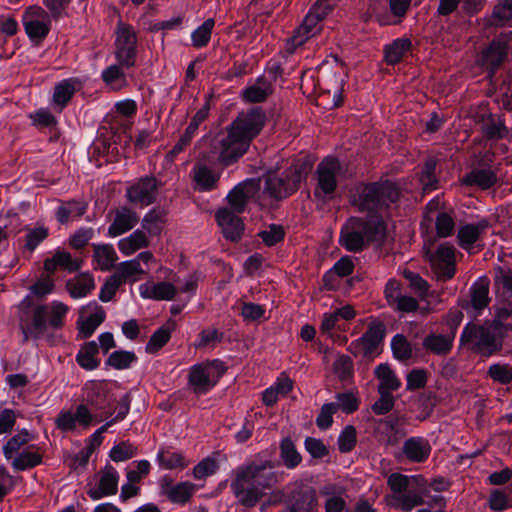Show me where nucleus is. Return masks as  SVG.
I'll list each match as a JSON object with an SVG mask.
<instances>
[{"instance_id": "f257e3e1", "label": "nucleus", "mask_w": 512, "mask_h": 512, "mask_svg": "<svg viewBox=\"0 0 512 512\" xmlns=\"http://www.w3.org/2000/svg\"><path fill=\"white\" fill-rule=\"evenodd\" d=\"M266 115L260 108L241 112L225 131L210 140V148L203 151L193 168V180L200 190L210 191L217 186L219 176L209 166L221 164L227 167L235 163L248 150L251 141L260 133Z\"/></svg>"}, {"instance_id": "f03ea898", "label": "nucleus", "mask_w": 512, "mask_h": 512, "mask_svg": "<svg viewBox=\"0 0 512 512\" xmlns=\"http://www.w3.org/2000/svg\"><path fill=\"white\" fill-rule=\"evenodd\" d=\"M275 465L271 460H253L237 467L233 472L230 489L236 503L244 508L256 507L266 490L278 484Z\"/></svg>"}, {"instance_id": "7ed1b4c3", "label": "nucleus", "mask_w": 512, "mask_h": 512, "mask_svg": "<svg viewBox=\"0 0 512 512\" xmlns=\"http://www.w3.org/2000/svg\"><path fill=\"white\" fill-rule=\"evenodd\" d=\"M68 312V306L60 301L50 304H37L31 310L20 316V329L23 334V343L30 339L39 340L46 338L50 344H54L55 337L51 330L61 329Z\"/></svg>"}, {"instance_id": "20e7f679", "label": "nucleus", "mask_w": 512, "mask_h": 512, "mask_svg": "<svg viewBox=\"0 0 512 512\" xmlns=\"http://www.w3.org/2000/svg\"><path fill=\"white\" fill-rule=\"evenodd\" d=\"M500 329L499 320L484 325L469 323L462 331L460 344L481 356H492L500 352L504 345Z\"/></svg>"}, {"instance_id": "39448f33", "label": "nucleus", "mask_w": 512, "mask_h": 512, "mask_svg": "<svg viewBox=\"0 0 512 512\" xmlns=\"http://www.w3.org/2000/svg\"><path fill=\"white\" fill-rule=\"evenodd\" d=\"M400 192L391 182L365 185L354 204L360 211L376 212L399 199Z\"/></svg>"}, {"instance_id": "423d86ee", "label": "nucleus", "mask_w": 512, "mask_h": 512, "mask_svg": "<svg viewBox=\"0 0 512 512\" xmlns=\"http://www.w3.org/2000/svg\"><path fill=\"white\" fill-rule=\"evenodd\" d=\"M225 367L219 360L206 361L189 369L187 386L195 395L206 394L224 375Z\"/></svg>"}, {"instance_id": "0eeeda50", "label": "nucleus", "mask_w": 512, "mask_h": 512, "mask_svg": "<svg viewBox=\"0 0 512 512\" xmlns=\"http://www.w3.org/2000/svg\"><path fill=\"white\" fill-rule=\"evenodd\" d=\"M385 336V327L381 322H372L366 332L352 341L347 350L356 358L370 362L381 353L380 345Z\"/></svg>"}, {"instance_id": "6e6552de", "label": "nucleus", "mask_w": 512, "mask_h": 512, "mask_svg": "<svg viewBox=\"0 0 512 512\" xmlns=\"http://www.w3.org/2000/svg\"><path fill=\"white\" fill-rule=\"evenodd\" d=\"M115 58L125 68H132L137 57V32L122 21H118L115 30Z\"/></svg>"}, {"instance_id": "1a4fd4ad", "label": "nucleus", "mask_w": 512, "mask_h": 512, "mask_svg": "<svg viewBox=\"0 0 512 512\" xmlns=\"http://www.w3.org/2000/svg\"><path fill=\"white\" fill-rule=\"evenodd\" d=\"M371 237V228L367 221L352 217L341 229L339 242L346 250L359 252L365 241Z\"/></svg>"}, {"instance_id": "9d476101", "label": "nucleus", "mask_w": 512, "mask_h": 512, "mask_svg": "<svg viewBox=\"0 0 512 512\" xmlns=\"http://www.w3.org/2000/svg\"><path fill=\"white\" fill-rule=\"evenodd\" d=\"M301 182L297 167H289L281 176L270 174L266 178L265 190L275 199H283L295 192Z\"/></svg>"}, {"instance_id": "9b49d317", "label": "nucleus", "mask_w": 512, "mask_h": 512, "mask_svg": "<svg viewBox=\"0 0 512 512\" xmlns=\"http://www.w3.org/2000/svg\"><path fill=\"white\" fill-rule=\"evenodd\" d=\"M512 48V32L496 37L483 50L481 65L490 70L491 75L504 63L509 50Z\"/></svg>"}, {"instance_id": "f8f14e48", "label": "nucleus", "mask_w": 512, "mask_h": 512, "mask_svg": "<svg viewBox=\"0 0 512 512\" xmlns=\"http://www.w3.org/2000/svg\"><path fill=\"white\" fill-rule=\"evenodd\" d=\"M341 171V164L338 159L327 157L322 160L316 169L317 188L316 195H332L337 188V179Z\"/></svg>"}, {"instance_id": "ddd939ff", "label": "nucleus", "mask_w": 512, "mask_h": 512, "mask_svg": "<svg viewBox=\"0 0 512 512\" xmlns=\"http://www.w3.org/2000/svg\"><path fill=\"white\" fill-rule=\"evenodd\" d=\"M456 249L452 245L441 244L431 256V267L439 280L447 281L456 273Z\"/></svg>"}, {"instance_id": "4468645a", "label": "nucleus", "mask_w": 512, "mask_h": 512, "mask_svg": "<svg viewBox=\"0 0 512 512\" xmlns=\"http://www.w3.org/2000/svg\"><path fill=\"white\" fill-rule=\"evenodd\" d=\"M94 420L90 409L85 404L76 407L75 412L71 410H62L55 418V426L62 432H73L77 425L83 429L89 428Z\"/></svg>"}, {"instance_id": "2eb2a0df", "label": "nucleus", "mask_w": 512, "mask_h": 512, "mask_svg": "<svg viewBox=\"0 0 512 512\" xmlns=\"http://www.w3.org/2000/svg\"><path fill=\"white\" fill-rule=\"evenodd\" d=\"M158 181L153 176L141 178L126 191L129 202L148 206L156 200Z\"/></svg>"}, {"instance_id": "dca6fc26", "label": "nucleus", "mask_w": 512, "mask_h": 512, "mask_svg": "<svg viewBox=\"0 0 512 512\" xmlns=\"http://www.w3.org/2000/svg\"><path fill=\"white\" fill-rule=\"evenodd\" d=\"M260 189V181L256 179L246 180L235 186L227 195V201L234 213H242L248 201L253 198Z\"/></svg>"}, {"instance_id": "f3484780", "label": "nucleus", "mask_w": 512, "mask_h": 512, "mask_svg": "<svg viewBox=\"0 0 512 512\" xmlns=\"http://www.w3.org/2000/svg\"><path fill=\"white\" fill-rule=\"evenodd\" d=\"M321 20L310 12L304 18L302 24L295 30L293 36L287 40L286 50L292 54L295 50L303 45L309 38L318 34L321 29Z\"/></svg>"}, {"instance_id": "a211bd4d", "label": "nucleus", "mask_w": 512, "mask_h": 512, "mask_svg": "<svg viewBox=\"0 0 512 512\" xmlns=\"http://www.w3.org/2000/svg\"><path fill=\"white\" fill-rule=\"evenodd\" d=\"M161 494L166 496L171 502L184 504L192 497L195 485L191 482H181L174 484V480L165 475L159 480Z\"/></svg>"}, {"instance_id": "6ab92c4d", "label": "nucleus", "mask_w": 512, "mask_h": 512, "mask_svg": "<svg viewBox=\"0 0 512 512\" xmlns=\"http://www.w3.org/2000/svg\"><path fill=\"white\" fill-rule=\"evenodd\" d=\"M98 487L88 490V496L93 500H99L103 497L115 495L118 490L119 474L117 470L107 464L98 473Z\"/></svg>"}, {"instance_id": "aec40b11", "label": "nucleus", "mask_w": 512, "mask_h": 512, "mask_svg": "<svg viewBox=\"0 0 512 512\" xmlns=\"http://www.w3.org/2000/svg\"><path fill=\"white\" fill-rule=\"evenodd\" d=\"M139 222L138 214L127 206L119 207L114 211V219L108 228L110 237L120 236L135 227Z\"/></svg>"}, {"instance_id": "412c9836", "label": "nucleus", "mask_w": 512, "mask_h": 512, "mask_svg": "<svg viewBox=\"0 0 512 512\" xmlns=\"http://www.w3.org/2000/svg\"><path fill=\"white\" fill-rule=\"evenodd\" d=\"M216 220L222 229L224 237L231 241L240 239L244 225L240 217L227 208L219 209L216 213Z\"/></svg>"}, {"instance_id": "4be33fe9", "label": "nucleus", "mask_w": 512, "mask_h": 512, "mask_svg": "<svg viewBox=\"0 0 512 512\" xmlns=\"http://www.w3.org/2000/svg\"><path fill=\"white\" fill-rule=\"evenodd\" d=\"M402 451L409 461L423 463L429 458L432 447L423 437H410L404 442Z\"/></svg>"}, {"instance_id": "5701e85b", "label": "nucleus", "mask_w": 512, "mask_h": 512, "mask_svg": "<svg viewBox=\"0 0 512 512\" xmlns=\"http://www.w3.org/2000/svg\"><path fill=\"white\" fill-rule=\"evenodd\" d=\"M426 494V490H409L407 493L389 495L385 500L387 504L393 508L403 512H410L413 508L425 503L423 496Z\"/></svg>"}, {"instance_id": "b1692460", "label": "nucleus", "mask_w": 512, "mask_h": 512, "mask_svg": "<svg viewBox=\"0 0 512 512\" xmlns=\"http://www.w3.org/2000/svg\"><path fill=\"white\" fill-rule=\"evenodd\" d=\"M488 227L489 223L486 220L461 226L457 233L459 246L466 251H470Z\"/></svg>"}, {"instance_id": "393cba45", "label": "nucleus", "mask_w": 512, "mask_h": 512, "mask_svg": "<svg viewBox=\"0 0 512 512\" xmlns=\"http://www.w3.org/2000/svg\"><path fill=\"white\" fill-rule=\"evenodd\" d=\"M82 260L73 258L72 255L64 250H56L51 258L44 261V270L48 273H54L58 268L68 272H76L81 268Z\"/></svg>"}, {"instance_id": "a878e982", "label": "nucleus", "mask_w": 512, "mask_h": 512, "mask_svg": "<svg viewBox=\"0 0 512 512\" xmlns=\"http://www.w3.org/2000/svg\"><path fill=\"white\" fill-rule=\"evenodd\" d=\"M178 293L175 285L169 282L145 283L140 286V294L145 299L156 301L173 300Z\"/></svg>"}, {"instance_id": "bb28decb", "label": "nucleus", "mask_w": 512, "mask_h": 512, "mask_svg": "<svg viewBox=\"0 0 512 512\" xmlns=\"http://www.w3.org/2000/svg\"><path fill=\"white\" fill-rule=\"evenodd\" d=\"M454 333L448 334H428L422 341L423 348L434 355L446 356L453 347Z\"/></svg>"}, {"instance_id": "cd10ccee", "label": "nucleus", "mask_w": 512, "mask_h": 512, "mask_svg": "<svg viewBox=\"0 0 512 512\" xmlns=\"http://www.w3.org/2000/svg\"><path fill=\"white\" fill-rule=\"evenodd\" d=\"M479 123H481V132L486 139L499 140L508 135V129L504 121L498 116L493 114L483 115Z\"/></svg>"}, {"instance_id": "c85d7f7f", "label": "nucleus", "mask_w": 512, "mask_h": 512, "mask_svg": "<svg viewBox=\"0 0 512 512\" xmlns=\"http://www.w3.org/2000/svg\"><path fill=\"white\" fill-rule=\"evenodd\" d=\"M321 496L325 497V512H342L346 507L343 498L344 490L334 484L325 485L320 490Z\"/></svg>"}, {"instance_id": "c756f323", "label": "nucleus", "mask_w": 512, "mask_h": 512, "mask_svg": "<svg viewBox=\"0 0 512 512\" xmlns=\"http://www.w3.org/2000/svg\"><path fill=\"white\" fill-rule=\"evenodd\" d=\"M496 181L497 176L490 169H474L462 179L464 185L477 186L483 190L491 188Z\"/></svg>"}, {"instance_id": "7c9ffc66", "label": "nucleus", "mask_w": 512, "mask_h": 512, "mask_svg": "<svg viewBox=\"0 0 512 512\" xmlns=\"http://www.w3.org/2000/svg\"><path fill=\"white\" fill-rule=\"evenodd\" d=\"M375 376L379 380L378 392L383 391L391 393L392 391L398 390L401 386L400 380L388 364H380L377 366Z\"/></svg>"}, {"instance_id": "2f4dec72", "label": "nucleus", "mask_w": 512, "mask_h": 512, "mask_svg": "<svg viewBox=\"0 0 512 512\" xmlns=\"http://www.w3.org/2000/svg\"><path fill=\"white\" fill-rule=\"evenodd\" d=\"M167 222V212L162 208L151 209L142 220V227L152 236L160 235Z\"/></svg>"}, {"instance_id": "473e14b6", "label": "nucleus", "mask_w": 512, "mask_h": 512, "mask_svg": "<svg viewBox=\"0 0 512 512\" xmlns=\"http://www.w3.org/2000/svg\"><path fill=\"white\" fill-rule=\"evenodd\" d=\"M71 297L82 298L88 295L95 287L93 277L88 273H82L70 279L66 283Z\"/></svg>"}, {"instance_id": "72a5a7b5", "label": "nucleus", "mask_w": 512, "mask_h": 512, "mask_svg": "<svg viewBox=\"0 0 512 512\" xmlns=\"http://www.w3.org/2000/svg\"><path fill=\"white\" fill-rule=\"evenodd\" d=\"M471 306L480 312L490 303L489 281L487 278H481L470 288Z\"/></svg>"}, {"instance_id": "f704fd0d", "label": "nucleus", "mask_w": 512, "mask_h": 512, "mask_svg": "<svg viewBox=\"0 0 512 512\" xmlns=\"http://www.w3.org/2000/svg\"><path fill=\"white\" fill-rule=\"evenodd\" d=\"M99 346L95 341L86 342L81 346L76 361L85 370H94L99 367L100 360L96 358Z\"/></svg>"}, {"instance_id": "c9c22d12", "label": "nucleus", "mask_w": 512, "mask_h": 512, "mask_svg": "<svg viewBox=\"0 0 512 512\" xmlns=\"http://www.w3.org/2000/svg\"><path fill=\"white\" fill-rule=\"evenodd\" d=\"M87 204L79 200L61 202L56 211V218L61 224H66L72 218H79L86 212Z\"/></svg>"}, {"instance_id": "e433bc0d", "label": "nucleus", "mask_w": 512, "mask_h": 512, "mask_svg": "<svg viewBox=\"0 0 512 512\" xmlns=\"http://www.w3.org/2000/svg\"><path fill=\"white\" fill-rule=\"evenodd\" d=\"M149 246V240L143 230H135L128 237L121 239L118 242V248L122 254L129 256L137 250Z\"/></svg>"}, {"instance_id": "4c0bfd02", "label": "nucleus", "mask_w": 512, "mask_h": 512, "mask_svg": "<svg viewBox=\"0 0 512 512\" xmlns=\"http://www.w3.org/2000/svg\"><path fill=\"white\" fill-rule=\"evenodd\" d=\"M144 273L145 271L142 269L140 263H138V260H130L121 262L116 267V272L113 275L123 284L138 281Z\"/></svg>"}, {"instance_id": "58836bf2", "label": "nucleus", "mask_w": 512, "mask_h": 512, "mask_svg": "<svg viewBox=\"0 0 512 512\" xmlns=\"http://www.w3.org/2000/svg\"><path fill=\"white\" fill-rule=\"evenodd\" d=\"M94 260L102 271L111 270L118 259L115 249L110 244L94 245Z\"/></svg>"}, {"instance_id": "ea45409f", "label": "nucleus", "mask_w": 512, "mask_h": 512, "mask_svg": "<svg viewBox=\"0 0 512 512\" xmlns=\"http://www.w3.org/2000/svg\"><path fill=\"white\" fill-rule=\"evenodd\" d=\"M280 459L288 469H294L302 462V456L298 452L295 443L289 438H283L280 442Z\"/></svg>"}, {"instance_id": "a19ab883", "label": "nucleus", "mask_w": 512, "mask_h": 512, "mask_svg": "<svg viewBox=\"0 0 512 512\" xmlns=\"http://www.w3.org/2000/svg\"><path fill=\"white\" fill-rule=\"evenodd\" d=\"M379 442L386 446H395L404 436L389 420H381L376 430Z\"/></svg>"}, {"instance_id": "79ce46f5", "label": "nucleus", "mask_w": 512, "mask_h": 512, "mask_svg": "<svg viewBox=\"0 0 512 512\" xmlns=\"http://www.w3.org/2000/svg\"><path fill=\"white\" fill-rule=\"evenodd\" d=\"M410 481H414L419 489L425 486L424 478L420 476L409 477L400 473H393L387 479V484L394 494H401L410 487Z\"/></svg>"}, {"instance_id": "37998d69", "label": "nucleus", "mask_w": 512, "mask_h": 512, "mask_svg": "<svg viewBox=\"0 0 512 512\" xmlns=\"http://www.w3.org/2000/svg\"><path fill=\"white\" fill-rule=\"evenodd\" d=\"M106 314L102 307L97 306L95 311L86 319L78 321L79 334L82 338L90 337L97 327L105 320Z\"/></svg>"}, {"instance_id": "c03bdc74", "label": "nucleus", "mask_w": 512, "mask_h": 512, "mask_svg": "<svg viewBox=\"0 0 512 512\" xmlns=\"http://www.w3.org/2000/svg\"><path fill=\"white\" fill-rule=\"evenodd\" d=\"M271 93L270 83L263 78H259L257 84L247 87L242 95L246 102L258 103L264 101Z\"/></svg>"}, {"instance_id": "a18cd8bd", "label": "nucleus", "mask_w": 512, "mask_h": 512, "mask_svg": "<svg viewBox=\"0 0 512 512\" xmlns=\"http://www.w3.org/2000/svg\"><path fill=\"white\" fill-rule=\"evenodd\" d=\"M124 66L117 64L107 67L102 72V80L113 90H120L127 85L126 75L123 71Z\"/></svg>"}, {"instance_id": "49530a36", "label": "nucleus", "mask_w": 512, "mask_h": 512, "mask_svg": "<svg viewBox=\"0 0 512 512\" xmlns=\"http://www.w3.org/2000/svg\"><path fill=\"white\" fill-rule=\"evenodd\" d=\"M411 42L409 39L400 38L393 41L385 49V59L390 65L399 63L404 55L410 50Z\"/></svg>"}, {"instance_id": "de8ad7c7", "label": "nucleus", "mask_w": 512, "mask_h": 512, "mask_svg": "<svg viewBox=\"0 0 512 512\" xmlns=\"http://www.w3.org/2000/svg\"><path fill=\"white\" fill-rule=\"evenodd\" d=\"M42 463V455L35 450L26 449L20 452L12 461V467L17 471L32 469Z\"/></svg>"}, {"instance_id": "09e8293b", "label": "nucleus", "mask_w": 512, "mask_h": 512, "mask_svg": "<svg viewBox=\"0 0 512 512\" xmlns=\"http://www.w3.org/2000/svg\"><path fill=\"white\" fill-rule=\"evenodd\" d=\"M157 461L159 465L165 469H184L187 467L188 462L184 455L179 452L161 450L157 454Z\"/></svg>"}, {"instance_id": "8fccbe9b", "label": "nucleus", "mask_w": 512, "mask_h": 512, "mask_svg": "<svg viewBox=\"0 0 512 512\" xmlns=\"http://www.w3.org/2000/svg\"><path fill=\"white\" fill-rule=\"evenodd\" d=\"M137 360V356L134 352L118 350L112 352L106 360V365L117 369L124 370L128 369L133 362Z\"/></svg>"}, {"instance_id": "3c124183", "label": "nucleus", "mask_w": 512, "mask_h": 512, "mask_svg": "<svg viewBox=\"0 0 512 512\" xmlns=\"http://www.w3.org/2000/svg\"><path fill=\"white\" fill-rule=\"evenodd\" d=\"M31 439H33V436L25 429L11 437L3 446V454L5 458L11 459L13 455Z\"/></svg>"}, {"instance_id": "603ef678", "label": "nucleus", "mask_w": 512, "mask_h": 512, "mask_svg": "<svg viewBox=\"0 0 512 512\" xmlns=\"http://www.w3.org/2000/svg\"><path fill=\"white\" fill-rule=\"evenodd\" d=\"M391 349L393 356L400 361H406L412 356L411 344L402 334H397L392 338Z\"/></svg>"}, {"instance_id": "864d4df0", "label": "nucleus", "mask_w": 512, "mask_h": 512, "mask_svg": "<svg viewBox=\"0 0 512 512\" xmlns=\"http://www.w3.org/2000/svg\"><path fill=\"white\" fill-rule=\"evenodd\" d=\"M75 86L71 80H64L54 88L53 101L60 108L64 107L72 98Z\"/></svg>"}, {"instance_id": "5fc2aeb1", "label": "nucleus", "mask_w": 512, "mask_h": 512, "mask_svg": "<svg viewBox=\"0 0 512 512\" xmlns=\"http://www.w3.org/2000/svg\"><path fill=\"white\" fill-rule=\"evenodd\" d=\"M25 31L30 39L41 42L50 31L49 21H28L23 22Z\"/></svg>"}, {"instance_id": "6e6d98bb", "label": "nucleus", "mask_w": 512, "mask_h": 512, "mask_svg": "<svg viewBox=\"0 0 512 512\" xmlns=\"http://www.w3.org/2000/svg\"><path fill=\"white\" fill-rule=\"evenodd\" d=\"M487 374L494 382L503 385L512 382V367L509 364H492L489 366Z\"/></svg>"}, {"instance_id": "4d7b16f0", "label": "nucleus", "mask_w": 512, "mask_h": 512, "mask_svg": "<svg viewBox=\"0 0 512 512\" xmlns=\"http://www.w3.org/2000/svg\"><path fill=\"white\" fill-rule=\"evenodd\" d=\"M214 20L209 18L192 33V43L195 47H204L210 41Z\"/></svg>"}, {"instance_id": "13d9d810", "label": "nucleus", "mask_w": 512, "mask_h": 512, "mask_svg": "<svg viewBox=\"0 0 512 512\" xmlns=\"http://www.w3.org/2000/svg\"><path fill=\"white\" fill-rule=\"evenodd\" d=\"M437 161L434 158H428L422 170V174L420 177L421 184L425 191L433 190L436 188L437 178L435 176Z\"/></svg>"}, {"instance_id": "bf43d9fd", "label": "nucleus", "mask_w": 512, "mask_h": 512, "mask_svg": "<svg viewBox=\"0 0 512 512\" xmlns=\"http://www.w3.org/2000/svg\"><path fill=\"white\" fill-rule=\"evenodd\" d=\"M137 454V448L128 441H122L110 451V458L115 462H123L133 458Z\"/></svg>"}, {"instance_id": "052dcab7", "label": "nucleus", "mask_w": 512, "mask_h": 512, "mask_svg": "<svg viewBox=\"0 0 512 512\" xmlns=\"http://www.w3.org/2000/svg\"><path fill=\"white\" fill-rule=\"evenodd\" d=\"M171 332L166 327H161L156 330L150 337L146 344L147 353H155L160 350L170 339Z\"/></svg>"}, {"instance_id": "680f3d73", "label": "nucleus", "mask_w": 512, "mask_h": 512, "mask_svg": "<svg viewBox=\"0 0 512 512\" xmlns=\"http://www.w3.org/2000/svg\"><path fill=\"white\" fill-rule=\"evenodd\" d=\"M353 360L347 355H340L333 363L334 372L340 380L346 381L353 375Z\"/></svg>"}, {"instance_id": "e2e57ef3", "label": "nucleus", "mask_w": 512, "mask_h": 512, "mask_svg": "<svg viewBox=\"0 0 512 512\" xmlns=\"http://www.w3.org/2000/svg\"><path fill=\"white\" fill-rule=\"evenodd\" d=\"M406 280L409 281V286L413 289L421 299L427 296L429 284L419 274L412 271H404L403 273Z\"/></svg>"}, {"instance_id": "0e129e2a", "label": "nucleus", "mask_w": 512, "mask_h": 512, "mask_svg": "<svg viewBox=\"0 0 512 512\" xmlns=\"http://www.w3.org/2000/svg\"><path fill=\"white\" fill-rule=\"evenodd\" d=\"M87 401L91 405H97L99 400L105 398L106 389L103 381H90L85 385Z\"/></svg>"}, {"instance_id": "69168bd1", "label": "nucleus", "mask_w": 512, "mask_h": 512, "mask_svg": "<svg viewBox=\"0 0 512 512\" xmlns=\"http://www.w3.org/2000/svg\"><path fill=\"white\" fill-rule=\"evenodd\" d=\"M356 444V429L352 425L346 426L338 438V448L340 452H350Z\"/></svg>"}, {"instance_id": "338daca9", "label": "nucleus", "mask_w": 512, "mask_h": 512, "mask_svg": "<svg viewBox=\"0 0 512 512\" xmlns=\"http://www.w3.org/2000/svg\"><path fill=\"white\" fill-rule=\"evenodd\" d=\"M218 469V463L215 459L207 457L200 461L192 471L195 479H203L210 475H213Z\"/></svg>"}, {"instance_id": "774afa93", "label": "nucleus", "mask_w": 512, "mask_h": 512, "mask_svg": "<svg viewBox=\"0 0 512 512\" xmlns=\"http://www.w3.org/2000/svg\"><path fill=\"white\" fill-rule=\"evenodd\" d=\"M493 24L503 25L512 19V0H504L495 6L492 14Z\"/></svg>"}]
</instances>
